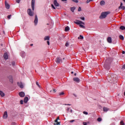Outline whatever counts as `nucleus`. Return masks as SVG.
<instances>
[{
  "instance_id": "58",
  "label": "nucleus",
  "mask_w": 125,
  "mask_h": 125,
  "mask_svg": "<svg viewBox=\"0 0 125 125\" xmlns=\"http://www.w3.org/2000/svg\"><path fill=\"white\" fill-rule=\"evenodd\" d=\"M74 76H77V73H75Z\"/></svg>"
},
{
  "instance_id": "28",
  "label": "nucleus",
  "mask_w": 125,
  "mask_h": 125,
  "mask_svg": "<svg viewBox=\"0 0 125 125\" xmlns=\"http://www.w3.org/2000/svg\"><path fill=\"white\" fill-rule=\"evenodd\" d=\"M122 6H123V3L121 2L120 6L119 7L118 9H121V7H122Z\"/></svg>"
},
{
  "instance_id": "49",
  "label": "nucleus",
  "mask_w": 125,
  "mask_h": 125,
  "mask_svg": "<svg viewBox=\"0 0 125 125\" xmlns=\"http://www.w3.org/2000/svg\"><path fill=\"white\" fill-rule=\"evenodd\" d=\"M64 105H67V106H71L70 104H64Z\"/></svg>"
},
{
  "instance_id": "43",
  "label": "nucleus",
  "mask_w": 125,
  "mask_h": 125,
  "mask_svg": "<svg viewBox=\"0 0 125 125\" xmlns=\"http://www.w3.org/2000/svg\"><path fill=\"white\" fill-rule=\"evenodd\" d=\"M89 2H90V0H87L86 3H89Z\"/></svg>"
},
{
  "instance_id": "11",
  "label": "nucleus",
  "mask_w": 125,
  "mask_h": 125,
  "mask_svg": "<svg viewBox=\"0 0 125 125\" xmlns=\"http://www.w3.org/2000/svg\"><path fill=\"white\" fill-rule=\"evenodd\" d=\"M18 85L20 86L21 88H23L24 87V86L23 85V83H18Z\"/></svg>"
},
{
  "instance_id": "23",
  "label": "nucleus",
  "mask_w": 125,
  "mask_h": 125,
  "mask_svg": "<svg viewBox=\"0 0 125 125\" xmlns=\"http://www.w3.org/2000/svg\"><path fill=\"white\" fill-rule=\"evenodd\" d=\"M44 40V41H49V36H45Z\"/></svg>"
},
{
  "instance_id": "47",
  "label": "nucleus",
  "mask_w": 125,
  "mask_h": 125,
  "mask_svg": "<svg viewBox=\"0 0 125 125\" xmlns=\"http://www.w3.org/2000/svg\"><path fill=\"white\" fill-rule=\"evenodd\" d=\"M74 122H75V120H71L70 121V123H74Z\"/></svg>"
},
{
  "instance_id": "63",
  "label": "nucleus",
  "mask_w": 125,
  "mask_h": 125,
  "mask_svg": "<svg viewBox=\"0 0 125 125\" xmlns=\"http://www.w3.org/2000/svg\"><path fill=\"white\" fill-rule=\"evenodd\" d=\"M47 25H49V24L47 23Z\"/></svg>"
},
{
  "instance_id": "25",
  "label": "nucleus",
  "mask_w": 125,
  "mask_h": 125,
  "mask_svg": "<svg viewBox=\"0 0 125 125\" xmlns=\"http://www.w3.org/2000/svg\"><path fill=\"white\" fill-rule=\"evenodd\" d=\"M120 30H125V27L124 26L121 25L120 27Z\"/></svg>"
},
{
  "instance_id": "19",
  "label": "nucleus",
  "mask_w": 125,
  "mask_h": 125,
  "mask_svg": "<svg viewBox=\"0 0 125 125\" xmlns=\"http://www.w3.org/2000/svg\"><path fill=\"white\" fill-rule=\"evenodd\" d=\"M69 30H70V27H69V26H66L65 27V29H64L65 32H68V31H69Z\"/></svg>"
},
{
  "instance_id": "30",
  "label": "nucleus",
  "mask_w": 125,
  "mask_h": 125,
  "mask_svg": "<svg viewBox=\"0 0 125 125\" xmlns=\"http://www.w3.org/2000/svg\"><path fill=\"white\" fill-rule=\"evenodd\" d=\"M97 121L98 122H101V121H102V119H101V118H99L97 119Z\"/></svg>"
},
{
  "instance_id": "1",
  "label": "nucleus",
  "mask_w": 125,
  "mask_h": 125,
  "mask_svg": "<svg viewBox=\"0 0 125 125\" xmlns=\"http://www.w3.org/2000/svg\"><path fill=\"white\" fill-rule=\"evenodd\" d=\"M108 14H109V12H105L102 13L101 15L100 16V19H104L106 18Z\"/></svg>"
},
{
  "instance_id": "54",
  "label": "nucleus",
  "mask_w": 125,
  "mask_h": 125,
  "mask_svg": "<svg viewBox=\"0 0 125 125\" xmlns=\"http://www.w3.org/2000/svg\"><path fill=\"white\" fill-rule=\"evenodd\" d=\"M123 68L124 69H125V64H124V65H123Z\"/></svg>"
},
{
  "instance_id": "8",
  "label": "nucleus",
  "mask_w": 125,
  "mask_h": 125,
  "mask_svg": "<svg viewBox=\"0 0 125 125\" xmlns=\"http://www.w3.org/2000/svg\"><path fill=\"white\" fill-rule=\"evenodd\" d=\"M8 117L7 111H5L3 116V119H7Z\"/></svg>"
},
{
  "instance_id": "35",
  "label": "nucleus",
  "mask_w": 125,
  "mask_h": 125,
  "mask_svg": "<svg viewBox=\"0 0 125 125\" xmlns=\"http://www.w3.org/2000/svg\"><path fill=\"white\" fill-rule=\"evenodd\" d=\"M65 46H69V42H66V43H65Z\"/></svg>"
},
{
  "instance_id": "57",
  "label": "nucleus",
  "mask_w": 125,
  "mask_h": 125,
  "mask_svg": "<svg viewBox=\"0 0 125 125\" xmlns=\"http://www.w3.org/2000/svg\"><path fill=\"white\" fill-rule=\"evenodd\" d=\"M30 46H33V44H31Z\"/></svg>"
},
{
  "instance_id": "39",
  "label": "nucleus",
  "mask_w": 125,
  "mask_h": 125,
  "mask_svg": "<svg viewBox=\"0 0 125 125\" xmlns=\"http://www.w3.org/2000/svg\"><path fill=\"white\" fill-rule=\"evenodd\" d=\"M11 17V15H9L7 16L8 19H10V18Z\"/></svg>"
},
{
  "instance_id": "7",
  "label": "nucleus",
  "mask_w": 125,
  "mask_h": 125,
  "mask_svg": "<svg viewBox=\"0 0 125 125\" xmlns=\"http://www.w3.org/2000/svg\"><path fill=\"white\" fill-rule=\"evenodd\" d=\"M4 59L5 60H7L8 59V55H7V53H5L3 55Z\"/></svg>"
},
{
  "instance_id": "42",
  "label": "nucleus",
  "mask_w": 125,
  "mask_h": 125,
  "mask_svg": "<svg viewBox=\"0 0 125 125\" xmlns=\"http://www.w3.org/2000/svg\"><path fill=\"white\" fill-rule=\"evenodd\" d=\"M69 110H70V108L68 107L66 109L67 112L68 113Z\"/></svg>"
},
{
  "instance_id": "14",
  "label": "nucleus",
  "mask_w": 125,
  "mask_h": 125,
  "mask_svg": "<svg viewBox=\"0 0 125 125\" xmlns=\"http://www.w3.org/2000/svg\"><path fill=\"white\" fill-rule=\"evenodd\" d=\"M75 24H77V25H81V24H84L83 21H77L75 22Z\"/></svg>"
},
{
  "instance_id": "45",
  "label": "nucleus",
  "mask_w": 125,
  "mask_h": 125,
  "mask_svg": "<svg viewBox=\"0 0 125 125\" xmlns=\"http://www.w3.org/2000/svg\"><path fill=\"white\" fill-rule=\"evenodd\" d=\"M36 84L40 87V84H39V83L38 82H36Z\"/></svg>"
},
{
  "instance_id": "10",
  "label": "nucleus",
  "mask_w": 125,
  "mask_h": 125,
  "mask_svg": "<svg viewBox=\"0 0 125 125\" xmlns=\"http://www.w3.org/2000/svg\"><path fill=\"white\" fill-rule=\"evenodd\" d=\"M73 81L76 83H80V79L79 78L75 77L73 78Z\"/></svg>"
},
{
  "instance_id": "37",
  "label": "nucleus",
  "mask_w": 125,
  "mask_h": 125,
  "mask_svg": "<svg viewBox=\"0 0 125 125\" xmlns=\"http://www.w3.org/2000/svg\"><path fill=\"white\" fill-rule=\"evenodd\" d=\"M12 66H15V62H12Z\"/></svg>"
},
{
  "instance_id": "2",
  "label": "nucleus",
  "mask_w": 125,
  "mask_h": 125,
  "mask_svg": "<svg viewBox=\"0 0 125 125\" xmlns=\"http://www.w3.org/2000/svg\"><path fill=\"white\" fill-rule=\"evenodd\" d=\"M31 7L32 10H35V0H32L31 1Z\"/></svg>"
},
{
  "instance_id": "6",
  "label": "nucleus",
  "mask_w": 125,
  "mask_h": 125,
  "mask_svg": "<svg viewBox=\"0 0 125 125\" xmlns=\"http://www.w3.org/2000/svg\"><path fill=\"white\" fill-rule=\"evenodd\" d=\"M38 21V16L36 15L35 16V20H34V24H35V25H37Z\"/></svg>"
},
{
  "instance_id": "59",
  "label": "nucleus",
  "mask_w": 125,
  "mask_h": 125,
  "mask_svg": "<svg viewBox=\"0 0 125 125\" xmlns=\"http://www.w3.org/2000/svg\"><path fill=\"white\" fill-rule=\"evenodd\" d=\"M104 67L106 68V64H104Z\"/></svg>"
},
{
  "instance_id": "3",
  "label": "nucleus",
  "mask_w": 125,
  "mask_h": 125,
  "mask_svg": "<svg viewBox=\"0 0 125 125\" xmlns=\"http://www.w3.org/2000/svg\"><path fill=\"white\" fill-rule=\"evenodd\" d=\"M27 14L29 16H33V13L32 12L31 9H27Z\"/></svg>"
},
{
  "instance_id": "24",
  "label": "nucleus",
  "mask_w": 125,
  "mask_h": 125,
  "mask_svg": "<svg viewBox=\"0 0 125 125\" xmlns=\"http://www.w3.org/2000/svg\"><path fill=\"white\" fill-rule=\"evenodd\" d=\"M119 38L120 40H122V41H124V40H125V38L123 36V35L119 36Z\"/></svg>"
},
{
  "instance_id": "40",
  "label": "nucleus",
  "mask_w": 125,
  "mask_h": 125,
  "mask_svg": "<svg viewBox=\"0 0 125 125\" xmlns=\"http://www.w3.org/2000/svg\"><path fill=\"white\" fill-rule=\"evenodd\" d=\"M80 27H81V28H84V26H83V25L80 24Z\"/></svg>"
},
{
  "instance_id": "64",
  "label": "nucleus",
  "mask_w": 125,
  "mask_h": 125,
  "mask_svg": "<svg viewBox=\"0 0 125 125\" xmlns=\"http://www.w3.org/2000/svg\"><path fill=\"white\" fill-rule=\"evenodd\" d=\"M106 61H108V60H106Z\"/></svg>"
},
{
  "instance_id": "27",
  "label": "nucleus",
  "mask_w": 125,
  "mask_h": 125,
  "mask_svg": "<svg viewBox=\"0 0 125 125\" xmlns=\"http://www.w3.org/2000/svg\"><path fill=\"white\" fill-rule=\"evenodd\" d=\"M80 39L81 40H83V36L80 35L79 37H78V40H80Z\"/></svg>"
},
{
  "instance_id": "26",
  "label": "nucleus",
  "mask_w": 125,
  "mask_h": 125,
  "mask_svg": "<svg viewBox=\"0 0 125 125\" xmlns=\"http://www.w3.org/2000/svg\"><path fill=\"white\" fill-rule=\"evenodd\" d=\"M76 9V8H75V7H71L70 8L71 11H72V12H74V10Z\"/></svg>"
},
{
  "instance_id": "62",
  "label": "nucleus",
  "mask_w": 125,
  "mask_h": 125,
  "mask_svg": "<svg viewBox=\"0 0 125 125\" xmlns=\"http://www.w3.org/2000/svg\"><path fill=\"white\" fill-rule=\"evenodd\" d=\"M90 0V1H92V0Z\"/></svg>"
},
{
  "instance_id": "38",
  "label": "nucleus",
  "mask_w": 125,
  "mask_h": 125,
  "mask_svg": "<svg viewBox=\"0 0 125 125\" xmlns=\"http://www.w3.org/2000/svg\"><path fill=\"white\" fill-rule=\"evenodd\" d=\"M78 11H82V8H81V7L78 8Z\"/></svg>"
},
{
  "instance_id": "12",
  "label": "nucleus",
  "mask_w": 125,
  "mask_h": 125,
  "mask_svg": "<svg viewBox=\"0 0 125 125\" xmlns=\"http://www.w3.org/2000/svg\"><path fill=\"white\" fill-rule=\"evenodd\" d=\"M19 95L21 97H24L25 96V93L24 92H21L19 93Z\"/></svg>"
},
{
  "instance_id": "60",
  "label": "nucleus",
  "mask_w": 125,
  "mask_h": 125,
  "mask_svg": "<svg viewBox=\"0 0 125 125\" xmlns=\"http://www.w3.org/2000/svg\"><path fill=\"white\" fill-rule=\"evenodd\" d=\"M71 74H74V72L72 71Z\"/></svg>"
},
{
  "instance_id": "55",
  "label": "nucleus",
  "mask_w": 125,
  "mask_h": 125,
  "mask_svg": "<svg viewBox=\"0 0 125 125\" xmlns=\"http://www.w3.org/2000/svg\"><path fill=\"white\" fill-rule=\"evenodd\" d=\"M70 113H73V110L72 109L70 110Z\"/></svg>"
},
{
  "instance_id": "32",
  "label": "nucleus",
  "mask_w": 125,
  "mask_h": 125,
  "mask_svg": "<svg viewBox=\"0 0 125 125\" xmlns=\"http://www.w3.org/2000/svg\"><path fill=\"white\" fill-rule=\"evenodd\" d=\"M72 1H74V2H76V3H78V2H79V0H72Z\"/></svg>"
},
{
  "instance_id": "18",
  "label": "nucleus",
  "mask_w": 125,
  "mask_h": 125,
  "mask_svg": "<svg viewBox=\"0 0 125 125\" xmlns=\"http://www.w3.org/2000/svg\"><path fill=\"white\" fill-rule=\"evenodd\" d=\"M21 57H22V58H23L25 57V56H26V54H25V52H21Z\"/></svg>"
},
{
  "instance_id": "34",
  "label": "nucleus",
  "mask_w": 125,
  "mask_h": 125,
  "mask_svg": "<svg viewBox=\"0 0 125 125\" xmlns=\"http://www.w3.org/2000/svg\"><path fill=\"white\" fill-rule=\"evenodd\" d=\"M51 7H52L53 9H56L55 7H54V5H53V4H51Z\"/></svg>"
},
{
  "instance_id": "21",
  "label": "nucleus",
  "mask_w": 125,
  "mask_h": 125,
  "mask_svg": "<svg viewBox=\"0 0 125 125\" xmlns=\"http://www.w3.org/2000/svg\"><path fill=\"white\" fill-rule=\"evenodd\" d=\"M109 109L107 107H103V111L104 112H107V111H108Z\"/></svg>"
},
{
  "instance_id": "4",
  "label": "nucleus",
  "mask_w": 125,
  "mask_h": 125,
  "mask_svg": "<svg viewBox=\"0 0 125 125\" xmlns=\"http://www.w3.org/2000/svg\"><path fill=\"white\" fill-rule=\"evenodd\" d=\"M56 62L57 63H59L60 62H62V59H60V58H57L56 59Z\"/></svg>"
},
{
  "instance_id": "51",
  "label": "nucleus",
  "mask_w": 125,
  "mask_h": 125,
  "mask_svg": "<svg viewBox=\"0 0 125 125\" xmlns=\"http://www.w3.org/2000/svg\"><path fill=\"white\" fill-rule=\"evenodd\" d=\"M83 125H87L86 122H83Z\"/></svg>"
},
{
  "instance_id": "48",
  "label": "nucleus",
  "mask_w": 125,
  "mask_h": 125,
  "mask_svg": "<svg viewBox=\"0 0 125 125\" xmlns=\"http://www.w3.org/2000/svg\"><path fill=\"white\" fill-rule=\"evenodd\" d=\"M16 125V123L15 122H13L12 123V125Z\"/></svg>"
},
{
  "instance_id": "31",
  "label": "nucleus",
  "mask_w": 125,
  "mask_h": 125,
  "mask_svg": "<svg viewBox=\"0 0 125 125\" xmlns=\"http://www.w3.org/2000/svg\"><path fill=\"white\" fill-rule=\"evenodd\" d=\"M120 125H125V123H124V121H121L120 122Z\"/></svg>"
},
{
  "instance_id": "53",
  "label": "nucleus",
  "mask_w": 125,
  "mask_h": 125,
  "mask_svg": "<svg viewBox=\"0 0 125 125\" xmlns=\"http://www.w3.org/2000/svg\"><path fill=\"white\" fill-rule=\"evenodd\" d=\"M122 54H125V51H123Z\"/></svg>"
},
{
  "instance_id": "20",
  "label": "nucleus",
  "mask_w": 125,
  "mask_h": 125,
  "mask_svg": "<svg viewBox=\"0 0 125 125\" xmlns=\"http://www.w3.org/2000/svg\"><path fill=\"white\" fill-rule=\"evenodd\" d=\"M0 95L2 97H4V93H3V92L0 91Z\"/></svg>"
},
{
  "instance_id": "61",
  "label": "nucleus",
  "mask_w": 125,
  "mask_h": 125,
  "mask_svg": "<svg viewBox=\"0 0 125 125\" xmlns=\"http://www.w3.org/2000/svg\"><path fill=\"white\" fill-rule=\"evenodd\" d=\"M124 95H125V91L124 92Z\"/></svg>"
},
{
  "instance_id": "33",
  "label": "nucleus",
  "mask_w": 125,
  "mask_h": 125,
  "mask_svg": "<svg viewBox=\"0 0 125 125\" xmlns=\"http://www.w3.org/2000/svg\"><path fill=\"white\" fill-rule=\"evenodd\" d=\"M83 114H84V115H88V113L86 111H83Z\"/></svg>"
},
{
  "instance_id": "13",
  "label": "nucleus",
  "mask_w": 125,
  "mask_h": 125,
  "mask_svg": "<svg viewBox=\"0 0 125 125\" xmlns=\"http://www.w3.org/2000/svg\"><path fill=\"white\" fill-rule=\"evenodd\" d=\"M54 4L55 6H59V3H58V2H57V0H54Z\"/></svg>"
},
{
  "instance_id": "44",
  "label": "nucleus",
  "mask_w": 125,
  "mask_h": 125,
  "mask_svg": "<svg viewBox=\"0 0 125 125\" xmlns=\"http://www.w3.org/2000/svg\"><path fill=\"white\" fill-rule=\"evenodd\" d=\"M80 19H81V20H84V17H81Z\"/></svg>"
},
{
  "instance_id": "56",
  "label": "nucleus",
  "mask_w": 125,
  "mask_h": 125,
  "mask_svg": "<svg viewBox=\"0 0 125 125\" xmlns=\"http://www.w3.org/2000/svg\"><path fill=\"white\" fill-rule=\"evenodd\" d=\"M67 0H62V1H66Z\"/></svg>"
},
{
  "instance_id": "9",
  "label": "nucleus",
  "mask_w": 125,
  "mask_h": 125,
  "mask_svg": "<svg viewBox=\"0 0 125 125\" xmlns=\"http://www.w3.org/2000/svg\"><path fill=\"white\" fill-rule=\"evenodd\" d=\"M58 120H59V117H57V118L55 120V123H56V124H54V125H60V122H58Z\"/></svg>"
},
{
  "instance_id": "46",
  "label": "nucleus",
  "mask_w": 125,
  "mask_h": 125,
  "mask_svg": "<svg viewBox=\"0 0 125 125\" xmlns=\"http://www.w3.org/2000/svg\"><path fill=\"white\" fill-rule=\"evenodd\" d=\"M20 104H23V100H21V101H20Z\"/></svg>"
},
{
  "instance_id": "36",
  "label": "nucleus",
  "mask_w": 125,
  "mask_h": 125,
  "mask_svg": "<svg viewBox=\"0 0 125 125\" xmlns=\"http://www.w3.org/2000/svg\"><path fill=\"white\" fill-rule=\"evenodd\" d=\"M59 95H64V92H62L59 93Z\"/></svg>"
},
{
  "instance_id": "29",
  "label": "nucleus",
  "mask_w": 125,
  "mask_h": 125,
  "mask_svg": "<svg viewBox=\"0 0 125 125\" xmlns=\"http://www.w3.org/2000/svg\"><path fill=\"white\" fill-rule=\"evenodd\" d=\"M120 9H123V10H125V6H122Z\"/></svg>"
},
{
  "instance_id": "50",
  "label": "nucleus",
  "mask_w": 125,
  "mask_h": 125,
  "mask_svg": "<svg viewBox=\"0 0 125 125\" xmlns=\"http://www.w3.org/2000/svg\"><path fill=\"white\" fill-rule=\"evenodd\" d=\"M47 44H48V45H49V41H47Z\"/></svg>"
},
{
  "instance_id": "17",
  "label": "nucleus",
  "mask_w": 125,
  "mask_h": 125,
  "mask_svg": "<svg viewBox=\"0 0 125 125\" xmlns=\"http://www.w3.org/2000/svg\"><path fill=\"white\" fill-rule=\"evenodd\" d=\"M28 100H29V98H28V97H25L24 99L23 102L24 103H27V102H28Z\"/></svg>"
},
{
  "instance_id": "5",
  "label": "nucleus",
  "mask_w": 125,
  "mask_h": 125,
  "mask_svg": "<svg viewBox=\"0 0 125 125\" xmlns=\"http://www.w3.org/2000/svg\"><path fill=\"white\" fill-rule=\"evenodd\" d=\"M5 7L7 9H9L10 8V5L8 4L7 2L6 1H5Z\"/></svg>"
},
{
  "instance_id": "52",
  "label": "nucleus",
  "mask_w": 125,
  "mask_h": 125,
  "mask_svg": "<svg viewBox=\"0 0 125 125\" xmlns=\"http://www.w3.org/2000/svg\"><path fill=\"white\" fill-rule=\"evenodd\" d=\"M54 92H56V90L55 89H53Z\"/></svg>"
},
{
  "instance_id": "41",
  "label": "nucleus",
  "mask_w": 125,
  "mask_h": 125,
  "mask_svg": "<svg viewBox=\"0 0 125 125\" xmlns=\"http://www.w3.org/2000/svg\"><path fill=\"white\" fill-rule=\"evenodd\" d=\"M21 0H16V1H17V2L18 3H20V1H21Z\"/></svg>"
},
{
  "instance_id": "22",
  "label": "nucleus",
  "mask_w": 125,
  "mask_h": 125,
  "mask_svg": "<svg viewBox=\"0 0 125 125\" xmlns=\"http://www.w3.org/2000/svg\"><path fill=\"white\" fill-rule=\"evenodd\" d=\"M101 5H105V1L102 0L100 2Z\"/></svg>"
},
{
  "instance_id": "15",
  "label": "nucleus",
  "mask_w": 125,
  "mask_h": 125,
  "mask_svg": "<svg viewBox=\"0 0 125 125\" xmlns=\"http://www.w3.org/2000/svg\"><path fill=\"white\" fill-rule=\"evenodd\" d=\"M107 41V42H109V43H112V38L111 37H108Z\"/></svg>"
},
{
  "instance_id": "16",
  "label": "nucleus",
  "mask_w": 125,
  "mask_h": 125,
  "mask_svg": "<svg viewBox=\"0 0 125 125\" xmlns=\"http://www.w3.org/2000/svg\"><path fill=\"white\" fill-rule=\"evenodd\" d=\"M8 78L10 83H13V78H12V77L11 76H9Z\"/></svg>"
}]
</instances>
